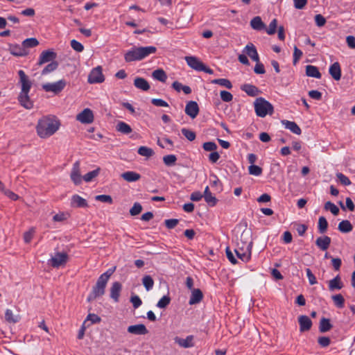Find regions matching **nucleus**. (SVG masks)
Wrapping results in <instances>:
<instances>
[{
    "label": "nucleus",
    "instance_id": "nucleus-1",
    "mask_svg": "<svg viewBox=\"0 0 355 355\" xmlns=\"http://www.w3.org/2000/svg\"><path fill=\"white\" fill-rule=\"evenodd\" d=\"M60 125V121L55 116H43L38 120L36 132L40 138H48L56 132Z\"/></svg>",
    "mask_w": 355,
    "mask_h": 355
},
{
    "label": "nucleus",
    "instance_id": "nucleus-2",
    "mask_svg": "<svg viewBox=\"0 0 355 355\" xmlns=\"http://www.w3.org/2000/svg\"><path fill=\"white\" fill-rule=\"evenodd\" d=\"M156 51V47L153 46L133 47L125 53L124 59L127 62L141 60Z\"/></svg>",
    "mask_w": 355,
    "mask_h": 355
},
{
    "label": "nucleus",
    "instance_id": "nucleus-3",
    "mask_svg": "<svg viewBox=\"0 0 355 355\" xmlns=\"http://www.w3.org/2000/svg\"><path fill=\"white\" fill-rule=\"evenodd\" d=\"M256 114L261 118L266 115H272L274 112L273 105L263 97L257 98L254 102Z\"/></svg>",
    "mask_w": 355,
    "mask_h": 355
},
{
    "label": "nucleus",
    "instance_id": "nucleus-4",
    "mask_svg": "<svg viewBox=\"0 0 355 355\" xmlns=\"http://www.w3.org/2000/svg\"><path fill=\"white\" fill-rule=\"evenodd\" d=\"M107 283V282L98 277L95 286L92 288V292L87 297V301L92 302L96 299L98 297L104 295Z\"/></svg>",
    "mask_w": 355,
    "mask_h": 355
},
{
    "label": "nucleus",
    "instance_id": "nucleus-5",
    "mask_svg": "<svg viewBox=\"0 0 355 355\" xmlns=\"http://www.w3.org/2000/svg\"><path fill=\"white\" fill-rule=\"evenodd\" d=\"M65 86L66 81L64 80H60L55 83L42 85V89L46 92H51L56 94L62 91Z\"/></svg>",
    "mask_w": 355,
    "mask_h": 355
},
{
    "label": "nucleus",
    "instance_id": "nucleus-6",
    "mask_svg": "<svg viewBox=\"0 0 355 355\" xmlns=\"http://www.w3.org/2000/svg\"><path fill=\"white\" fill-rule=\"evenodd\" d=\"M105 78L102 72V67L98 66L93 69L89 74L88 82L91 84L101 83Z\"/></svg>",
    "mask_w": 355,
    "mask_h": 355
},
{
    "label": "nucleus",
    "instance_id": "nucleus-7",
    "mask_svg": "<svg viewBox=\"0 0 355 355\" xmlns=\"http://www.w3.org/2000/svg\"><path fill=\"white\" fill-rule=\"evenodd\" d=\"M68 260V255L66 252H57L55 256L49 260L51 266L53 268H59L64 265Z\"/></svg>",
    "mask_w": 355,
    "mask_h": 355
},
{
    "label": "nucleus",
    "instance_id": "nucleus-8",
    "mask_svg": "<svg viewBox=\"0 0 355 355\" xmlns=\"http://www.w3.org/2000/svg\"><path fill=\"white\" fill-rule=\"evenodd\" d=\"M80 162L79 160L75 162L70 173L71 181L76 184L78 185L82 182L83 177L80 174Z\"/></svg>",
    "mask_w": 355,
    "mask_h": 355
},
{
    "label": "nucleus",
    "instance_id": "nucleus-9",
    "mask_svg": "<svg viewBox=\"0 0 355 355\" xmlns=\"http://www.w3.org/2000/svg\"><path fill=\"white\" fill-rule=\"evenodd\" d=\"M18 75L19 77V83L21 84L20 92L29 93L32 86L31 81L23 70L18 71Z\"/></svg>",
    "mask_w": 355,
    "mask_h": 355
},
{
    "label": "nucleus",
    "instance_id": "nucleus-10",
    "mask_svg": "<svg viewBox=\"0 0 355 355\" xmlns=\"http://www.w3.org/2000/svg\"><path fill=\"white\" fill-rule=\"evenodd\" d=\"M76 120L85 124L91 123L94 121L93 112L89 108H85L77 114Z\"/></svg>",
    "mask_w": 355,
    "mask_h": 355
},
{
    "label": "nucleus",
    "instance_id": "nucleus-11",
    "mask_svg": "<svg viewBox=\"0 0 355 355\" xmlns=\"http://www.w3.org/2000/svg\"><path fill=\"white\" fill-rule=\"evenodd\" d=\"M252 249L250 244L245 248H236L234 252L239 259H240L242 261L247 263L251 259L252 255Z\"/></svg>",
    "mask_w": 355,
    "mask_h": 355
},
{
    "label": "nucleus",
    "instance_id": "nucleus-12",
    "mask_svg": "<svg viewBox=\"0 0 355 355\" xmlns=\"http://www.w3.org/2000/svg\"><path fill=\"white\" fill-rule=\"evenodd\" d=\"M184 111L191 119H195L198 116L200 109L196 101H190L187 103Z\"/></svg>",
    "mask_w": 355,
    "mask_h": 355
},
{
    "label": "nucleus",
    "instance_id": "nucleus-13",
    "mask_svg": "<svg viewBox=\"0 0 355 355\" xmlns=\"http://www.w3.org/2000/svg\"><path fill=\"white\" fill-rule=\"evenodd\" d=\"M57 57V54L52 50L44 51L41 53L37 62V65L41 66L44 63L53 61Z\"/></svg>",
    "mask_w": 355,
    "mask_h": 355
},
{
    "label": "nucleus",
    "instance_id": "nucleus-14",
    "mask_svg": "<svg viewBox=\"0 0 355 355\" xmlns=\"http://www.w3.org/2000/svg\"><path fill=\"white\" fill-rule=\"evenodd\" d=\"M185 60L187 64L193 69L196 70L198 71H201V69H203V62H202L199 59H198L195 56H186Z\"/></svg>",
    "mask_w": 355,
    "mask_h": 355
},
{
    "label": "nucleus",
    "instance_id": "nucleus-15",
    "mask_svg": "<svg viewBox=\"0 0 355 355\" xmlns=\"http://www.w3.org/2000/svg\"><path fill=\"white\" fill-rule=\"evenodd\" d=\"M193 339L194 337L192 335L187 336L186 338H182L176 336L174 338V341L182 347L189 348L194 346Z\"/></svg>",
    "mask_w": 355,
    "mask_h": 355
},
{
    "label": "nucleus",
    "instance_id": "nucleus-16",
    "mask_svg": "<svg viewBox=\"0 0 355 355\" xmlns=\"http://www.w3.org/2000/svg\"><path fill=\"white\" fill-rule=\"evenodd\" d=\"M127 331L134 335H146L148 333L146 327L143 324L130 325L128 327Z\"/></svg>",
    "mask_w": 355,
    "mask_h": 355
},
{
    "label": "nucleus",
    "instance_id": "nucleus-17",
    "mask_svg": "<svg viewBox=\"0 0 355 355\" xmlns=\"http://www.w3.org/2000/svg\"><path fill=\"white\" fill-rule=\"evenodd\" d=\"M331 239L328 236H319L315 240L316 246L321 250L325 251L327 250L331 244Z\"/></svg>",
    "mask_w": 355,
    "mask_h": 355
},
{
    "label": "nucleus",
    "instance_id": "nucleus-18",
    "mask_svg": "<svg viewBox=\"0 0 355 355\" xmlns=\"http://www.w3.org/2000/svg\"><path fill=\"white\" fill-rule=\"evenodd\" d=\"M298 322L300 324V332L307 331L311 329L312 327V321L306 315H300L298 318Z\"/></svg>",
    "mask_w": 355,
    "mask_h": 355
},
{
    "label": "nucleus",
    "instance_id": "nucleus-19",
    "mask_svg": "<svg viewBox=\"0 0 355 355\" xmlns=\"http://www.w3.org/2000/svg\"><path fill=\"white\" fill-rule=\"evenodd\" d=\"M19 104L26 109L30 110L33 107V103L30 99L28 93L20 92L18 96Z\"/></svg>",
    "mask_w": 355,
    "mask_h": 355
},
{
    "label": "nucleus",
    "instance_id": "nucleus-20",
    "mask_svg": "<svg viewBox=\"0 0 355 355\" xmlns=\"http://www.w3.org/2000/svg\"><path fill=\"white\" fill-rule=\"evenodd\" d=\"M122 288V285L119 282H115L112 284L110 288V297L115 302H118L119 300L120 293Z\"/></svg>",
    "mask_w": 355,
    "mask_h": 355
},
{
    "label": "nucleus",
    "instance_id": "nucleus-21",
    "mask_svg": "<svg viewBox=\"0 0 355 355\" xmlns=\"http://www.w3.org/2000/svg\"><path fill=\"white\" fill-rule=\"evenodd\" d=\"M203 298V293L199 288H193L189 301L190 305L198 304Z\"/></svg>",
    "mask_w": 355,
    "mask_h": 355
},
{
    "label": "nucleus",
    "instance_id": "nucleus-22",
    "mask_svg": "<svg viewBox=\"0 0 355 355\" xmlns=\"http://www.w3.org/2000/svg\"><path fill=\"white\" fill-rule=\"evenodd\" d=\"M241 89L250 96H257L261 93L258 87L251 84H244L241 87Z\"/></svg>",
    "mask_w": 355,
    "mask_h": 355
},
{
    "label": "nucleus",
    "instance_id": "nucleus-23",
    "mask_svg": "<svg viewBox=\"0 0 355 355\" xmlns=\"http://www.w3.org/2000/svg\"><path fill=\"white\" fill-rule=\"evenodd\" d=\"M343 286V283L339 275H336L334 279L329 282V290L331 291L340 290Z\"/></svg>",
    "mask_w": 355,
    "mask_h": 355
},
{
    "label": "nucleus",
    "instance_id": "nucleus-24",
    "mask_svg": "<svg viewBox=\"0 0 355 355\" xmlns=\"http://www.w3.org/2000/svg\"><path fill=\"white\" fill-rule=\"evenodd\" d=\"M329 73L336 80H339L341 78V69L338 62L332 64L329 67Z\"/></svg>",
    "mask_w": 355,
    "mask_h": 355
},
{
    "label": "nucleus",
    "instance_id": "nucleus-25",
    "mask_svg": "<svg viewBox=\"0 0 355 355\" xmlns=\"http://www.w3.org/2000/svg\"><path fill=\"white\" fill-rule=\"evenodd\" d=\"M205 202L209 205V206H215L218 202L217 198L212 195L211 193L209 188L208 186H207L204 191V194L202 195Z\"/></svg>",
    "mask_w": 355,
    "mask_h": 355
},
{
    "label": "nucleus",
    "instance_id": "nucleus-26",
    "mask_svg": "<svg viewBox=\"0 0 355 355\" xmlns=\"http://www.w3.org/2000/svg\"><path fill=\"white\" fill-rule=\"evenodd\" d=\"M283 125H284L286 129L291 130L293 133L300 135L302 133V130L299 125L294 121H290L287 120L282 121Z\"/></svg>",
    "mask_w": 355,
    "mask_h": 355
},
{
    "label": "nucleus",
    "instance_id": "nucleus-27",
    "mask_svg": "<svg viewBox=\"0 0 355 355\" xmlns=\"http://www.w3.org/2000/svg\"><path fill=\"white\" fill-rule=\"evenodd\" d=\"M121 178L128 182L138 181L141 178L140 174L135 171H126L121 175Z\"/></svg>",
    "mask_w": 355,
    "mask_h": 355
},
{
    "label": "nucleus",
    "instance_id": "nucleus-28",
    "mask_svg": "<svg viewBox=\"0 0 355 355\" xmlns=\"http://www.w3.org/2000/svg\"><path fill=\"white\" fill-rule=\"evenodd\" d=\"M134 85L143 91H148L150 89L148 82L144 78L137 77L134 80Z\"/></svg>",
    "mask_w": 355,
    "mask_h": 355
},
{
    "label": "nucleus",
    "instance_id": "nucleus-29",
    "mask_svg": "<svg viewBox=\"0 0 355 355\" xmlns=\"http://www.w3.org/2000/svg\"><path fill=\"white\" fill-rule=\"evenodd\" d=\"M71 205L76 207H87L88 204L85 199L78 195H73L71 198Z\"/></svg>",
    "mask_w": 355,
    "mask_h": 355
},
{
    "label": "nucleus",
    "instance_id": "nucleus-30",
    "mask_svg": "<svg viewBox=\"0 0 355 355\" xmlns=\"http://www.w3.org/2000/svg\"><path fill=\"white\" fill-rule=\"evenodd\" d=\"M250 26L256 31H261L266 28V24L262 21L259 16L254 17L252 19Z\"/></svg>",
    "mask_w": 355,
    "mask_h": 355
},
{
    "label": "nucleus",
    "instance_id": "nucleus-31",
    "mask_svg": "<svg viewBox=\"0 0 355 355\" xmlns=\"http://www.w3.org/2000/svg\"><path fill=\"white\" fill-rule=\"evenodd\" d=\"M306 75L315 78H320L322 76L318 67L313 65H307L306 67Z\"/></svg>",
    "mask_w": 355,
    "mask_h": 355
},
{
    "label": "nucleus",
    "instance_id": "nucleus-32",
    "mask_svg": "<svg viewBox=\"0 0 355 355\" xmlns=\"http://www.w3.org/2000/svg\"><path fill=\"white\" fill-rule=\"evenodd\" d=\"M330 320L326 318H322L319 324V331L321 333L329 331L332 328Z\"/></svg>",
    "mask_w": 355,
    "mask_h": 355
},
{
    "label": "nucleus",
    "instance_id": "nucleus-33",
    "mask_svg": "<svg viewBox=\"0 0 355 355\" xmlns=\"http://www.w3.org/2000/svg\"><path fill=\"white\" fill-rule=\"evenodd\" d=\"M338 229L342 233H349L352 231L353 226L348 220H343L339 223Z\"/></svg>",
    "mask_w": 355,
    "mask_h": 355
},
{
    "label": "nucleus",
    "instance_id": "nucleus-34",
    "mask_svg": "<svg viewBox=\"0 0 355 355\" xmlns=\"http://www.w3.org/2000/svg\"><path fill=\"white\" fill-rule=\"evenodd\" d=\"M152 76L154 79L162 83H165L167 79V75L162 69H157L155 70L152 73Z\"/></svg>",
    "mask_w": 355,
    "mask_h": 355
},
{
    "label": "nucleus",
    "instance_id": "nucleus-35",
    "mask_svg": "<svg viewBox=\"0 0 355 355\" xmlns=\"http://www.w3.org/2000/svg\"><path fill=\"white\" fill-rule=\"evenodd\" d=\"M116 129L118 132L124 135H128L132 131V128L123 121H119L116 124Z\"/></svg>",
    "mask_w": 355,
    "mask_h": 355
},
{
    "label": "nucleus",
    "instance_id": "nucleus-36",
    "mask_svg": "<svg viewBox=\"0 0 355 355\" xmlns=\"http://www.w3.org/2000/svg\"><path fill=\"white\" fill-rule=\"evenodd\" d=\"M20 318L19 315H15L10 309H7L5 312V319L8 322L16 323L19 321Z\"/></svg>",
    "mask_w": 355,
    "mask_h": 355
},
{
    "label": "nucleus",
    "instance_id": "nucleus-37",
    "mask_svg": "<svg viewBox=\"0 0 355 355\" xmlns=\"http://www.w3.org/2000/svg\"><path fill=\"white\" fill-rule=\"evenodd\" d=\"M251 237V232L249 230H244L241 233L239 239L241 243L248 244V246L250 243L251 248H252L253 242Z\"/></svg>",
    "mask_w": 355,
    "mask_h": 355
},
{
    "label": "nucleus",
    "instance_id": "nucleus-38",
    "mask_svg": "<svg viewBox=\"0 0 355 355\" xmlns=\"http://www.w3.org/2000/svg\"><path fill=\"white\" fill-rule=\"evenodd\" d=\"M11 53L15 56H25L28 54V51L22 45H16L11 49Z\"/></svg>",
    "mask_w": 355,
    "mask_h": 355
},
{
    "label": "nucleus",
    "instance_id": "nucleus-39",
    "mask_svg": "<svg viewBox=\"0 0 355 355\" xmlns=\"http://www.w3.org/2000/svg\"><path fill=\"white\" fill-rule=\"evenodd\" d=\"M328 228V222L324 216H320L318 220V229L320 234H324Z\"/></svg>",
    "mask_w": 355,
    "mask_h": 355
},
{
    "label": "nucleus",
    "instance_id": "nucleus-40",
    "mask_svg": "<svg viewBox=\"0 0 355 355\" xmlns=\"http://www.w3.org/2000/svg\"><path fill=\"white\" fill-rule=\"evenodd\" d=\"M212 84H216L219 85L220 86L225 87L227 89H232V83L226 78H218V79H214L211 82Z\"/></svg>",
    "mask_w": 355,
    "mask_h": 355
},
{
    "label": "nucleus",
    "instance_id": "nucleus-41",
    "mask_svg": "<svg viewBox=\"0 0 355 355\" xmlns=\"http://www.w3.org/2000/svg\"><path fill=\"white\" fill-rule=\"evenodd\" d=\"M39 44V41L35 37L27 38L22 42V46L25 49L28 48H33Z\"/></svg>",
    "mask_w": 355,
    "mask_h": 355
},
{
    "label": "nucleus",
    "instance_id": "nucleus-42",
    "mask_svg": "<svg viewBox=\"0 0 355 355\" xmlns=\"http://www.w3.org/2000/svg\"><path fill=\"white\" fill-rule=\"evenodd\" d=\"M138 154L141 156L150 157L154 154V151L152 148L146 146H141L137 150Z\"/></svg>",
    "mask_w": 355,
    "mask_h": 355
},
{
    "label": "nucleus",
    "instance_id": "nucleus-43",
    "mask_svg": "<svg viewBox=\"0 0 355 355\" xmlns=\"http://www.w3.org/2000/svg\"><path fill=\"white\" fill-rule=\"evenodd\" d=\"M101 168H97L96 169L86 173L83 176V180L85 182H91L94 178L97 177L100 173Z\"/></svg>",
    "mask_w": 355,
    "mask_h": 355
},
{
    "label": "nucleus",
    "instance_id": "nucleus-44",
    "mask_svg": "<svg viewBox=\"0 0 355 355\" xmlns=\"http://www.w3.org/2000/svg\"><path fill=\"white\" fill-rule=\"evenodd\" d=\"M142 284L147 291H150L153 287L154 280L150 275H145L142 279Z\"/></svg>",
    "mask_w": 355,
    "mask_h": 355
},
{
    "label": "nucleus",
    "instance_id": "nucleus-45",
    "mask_svg": "<svg viewBox=\"0 0 355 355\" xmlns=\"http://www.w3.org/2000/svg\"><path fill=\"white\" fill-rule=\"evenodd\" d=\"M58 67V63L56 61H52L51 63L47 64L42 71V75H46L55 71Z\"/></svg>",
    "mask_w": 355,
    "mask_h": 355
},
{
    "label": "nucleus",
    "instance_id": "nucleus-46",
    "mask_svg": "<svg viewBox=\"0 0 355 355\" xmlns=\"http://www.w3.org/2000/svg\"><path fill=\"white\" fill-rule=\"evenodd\" d=\"M335 305L338 308H343L345 305V299L341 294H337L331 297Z\"/></svg>",
    "mask_w": 355,
    "mask_h": 355
},
{
    "label": "nucleus",
    "instance_id": "nucleus-47",
    "mask_svg": "<svg viewBox=\"0 0 355 355\" xmlns=\"http://www.w3.org/2000/svg\"><path fill=\"white\" fill-rule=\"evenodd\" d=\"M243 52L249 57L257 53L255 46L252 43H248L243 49Z\"/></svg>",
    "mask_w": 355,
    "mask_h": 355
},
{
    "label": "nucleus",
    "instance_id": "nucleus-48",
    "mask_svg": "<svg viewBox=\"0 0 355 355\" xmlns=\"http://www.w3.org/2000/svg\"><path fill=\"white\" fill-rule=\"evenodd\" d=\"M324 208L325 210L330 211L334 216H337L339 214L338 207L330 201H327L324 204Z\"/></svg>",
    "mask_w": 355,
    "mask_h": 355
},
{
    "label": "nucleus",
    "instance_id": "nucleus-49",
    "mask_svg": "<svg viewBox=\"0 0 355 355\" xmlns=\"http://www.w3.org/2000/svg\"><path fill=\"white\" fill-rule=\"evenodd\" d=\"M171 302V298L168 295L163 296L157 303V306L159 309H165Z\"/></svg>",
    "mask_w": 355,
    "mask_h": 355
},
{
    "label": "nucleus",
    "instance_id": "nucleus-50",
    "mask_svg": "<svg viewBox=\"0 0 355 355\" xmlns=\"http://www.w3.org/2000/svg\"><path fill=\"white\" fill-rule=\"evenodd\" d=\"M181 132H182V135L190 141H193L196 137V135L195 132L190 130L187 128H182L181 130Z\"/></svg>",
    "mask_w": 355,
    "mask_h": 355
},
{
    "label": "nucleus",
    "instance_id": "nucleus-51",
    "mask_svg": "<svg viewBox=\"0 0 355 355\" xmlns=\"http://www.w3.org/2000/svg\"><path fill=\"white\" fill-rule=\"evenodd\" d=\"M176 160H177V157L175 155H165L163 157L164 163L165 164V165H166L168 166L175 165Z\"/></svg>",
    "mask_w": 355,
    "mask_h": 355
},
{
    "label": "nucleus",
    "instance_id": "nucleus-52",
    "mask_svg": "<svg viewBox=\"0 0 355 355\" xmlns=\"http://www.w3.org/2000/svg\"><path fill=\"white\" fill-rule=\"evenodd\" d=\"M88 321H90L91 324H96V323H99L101 321V318L98 315H96L95 313H89L87 316L86 320L84 321V322H83L84 324H86V323Z\"/></svg>",
    "mask_w": 355,
    "mask_h": 355
},
{
    "label": "nucleus",
    "instance_id": "nucleus-53",
    "mask_svg": "<svg viewBox=\"0 0 355 355\" xmlns=\"http://www.w3.org/2000/svg\"><path fill=\"white\" fill-rule=\"evenodd\" d=\"M248 171L250 175L259 176L262 173V168L259 166L252 164L248 167Z\"/></svg>",
    "mask_w": 355,
    "mask_h": 355
},
{
    "label": "nucleus",
    "instance_id": "nucleus-54",
    "mask_svg": "<svg viewBox=\"0 0 355 355\" xmlns=\"http://www.w3.org/2000/svg\"><path fill=\"white\" fill-rule=\"evenodd\" d=\"M277 27V19H273L270 21L268 28L266 29V33L270 35H274L276 32Z\"/></svg>",
    "mask_w": 355,
    "mask_h": 355
},
{
    "label": "nucleus",
    "instance_id": "nucleus-55",
    "mask_svg": "<svg viewBox=\"0 0 355 355\" xmlns=\"http://www.w3.org/2000/svg\"><path fill=\"white\" fill-rule=\"evenodd\" d=\"M142 211V206L139 202H135L132 208L130 209L131 216H137Z\"/></svg>",
    "mask_w": 355,
    "mask_h": 355
},
{
    "label": "nucleus",
    "instance_id": "nucleus-56",
    "mask_svg": "<svg viewBox=\"0 0 355 355\" xmlns=\"http://www.w3.org/2000/svg\"><path fill=\"white\" fill-rule=\"evenodd\" d=\"M318 343L321 347H327L331 343V340L327 336H320L318 338Z\"/></svg>",
    "mask_w": 355,
    "mask_h": 355
},
{
    "label": "nucleus",
    "instance_id": "nucleus-57",
    "mask_svg": "<svg viewBox=\"0 0 355 355\" xmlns=\"http://www.w3.org/2000/svg\"><path fill=\"white\" fill-rule=\"evenodd\" d=\"M220 96L223 101L227 103L230 102L233 99V95L230 92L225 90L220 92Z\"/></svg>",
    "mask_w": 355,
    "mask_h": 355
},
{
    "label": "nucleus",
    "instance_id": "nucleus-58",
    "mask_svg": "<svg viewBox=\"0 0 355 355\" xmlns=\"http://www.w3.org/2000/svg\"><path fill=\"white\" fill-rule=\"evenodd\" d=\"M203 149L206 151H214L217 149L218 146L214 141L205 142L202 145Z\"/></svg>",
    "mask_w": 355,
    "mask_h": 355
},
{
    "label": "nucleus",
    "instance_id": "nucleus-59",
    "mask_svg": "<svg viewBox=\"0 0 355 355\" xmlns=\"http://www.w3.org/2000/svg\"><path fill=\"white\" fill-rule=\"evenodd\" d=\"M71 46L77 52H82L84 50L83 45L76 40H72L71 41Z\"/></svg>",
    "mask_w": 355,
    "mask_h": 355
},
{
    "label": "nucleus",
    "instance_id": "nucleus-60",
    "mask_svg": "<svg viewBox=\"0 0 355 355\" xmlns=\"http://www.w3.org/2000/svg\"><path fill=\"white\" fill-rule=\"evenodd\" d=\"M302 51L299 49L296 46H294V49H293V64H296L299 60L301 58V57L302 56Z\"/></svg>",
    "mask_w": 355,
    "mask_h": 355
},
{
    "label": "nucleus",
    "instance_id": "nucleus-61",
    "mask_svg": "<svg viewBox=\"0 0 355 355\" xmlns=\"http://www.w3.org/2000/svg\"><path fill=\"white\" fill-rule=\"evenodd\" d=\"M336 175L342 184H343L345 186H348V185L351 184L350 180L344 174L339 173H337Z\"/></svg>",
    "mask_w": 355,
    "mask_h": 355
},
{
    "label": "nucleus",
    "instance_id": "nucleus-62",
    "mask_svg": "<svg viewBox=\"0 0 355 355\" xmlns=\"http://www.w3.org/2000/svg\"><path fill=\"white\" fill-rule=\"evenodd\" d=\"M68 216V214L60 212L53 217V220L55 222H62L65 220L67 218Z\"/></svg>",
    "mask_w": 355,
    "mask_h": 355
},
{
    "label": "nucleus",
    "instance_id": "nucleus-63",
    "mask_svg": "<svg viewBox=\"0 0 355 355\" xmlns=\"http://www.w3.org/2000/svg\"><path fill=\"white\" fill-rule=\"evenodd\" d=\"M178 223L179 220L175 218L167 219L164 221L165 225L168 229L174 228L178 224Z\"/></svg>",
    "mask_w": 355,
    "mask_h": 355
},
{
    "label": "nucleus",
    "instance_id": "nucleus-64",
    "mask_svg": "<svg viewBox=\"0 0 355 355\" xmlns=\"http://www.w3.org/2000/svg\"><path fill=\"white\" fill-rule=\"evenodd\" d=\"M130 302H132V306L135 309H137L142 304L141 300L139 298V297L138 295L131 296Z\"/></svg>",
    "mask_w": 355,
    "mask_h": 355
}]
</instances>
